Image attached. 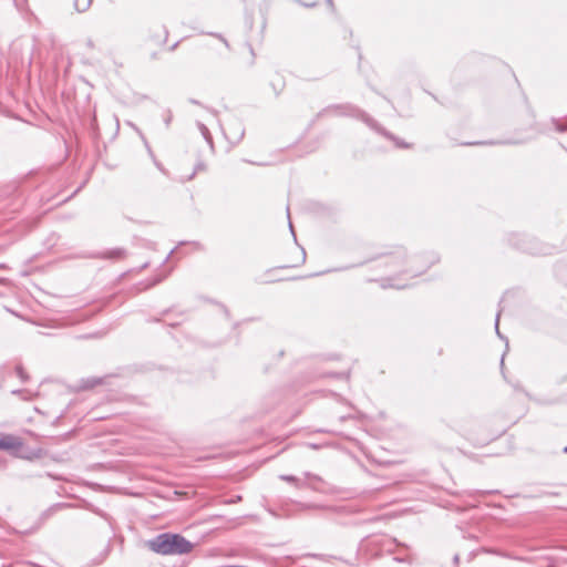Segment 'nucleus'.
I'll return each mask as SVG.
<instances>
[{
  "label": "nucleus",
  "mask_w": 567,
  "mask_h": 567,
  "mask_svg": "<svg viewBox=\"0 0 567 567\" xmlns=\"http://www.w3.org/2000/svg\"><path fill=\"white\" fill-rule=\"evenodd\" d=\"M150 548L162 555H182L192 551L193 545L177 534H162L148 543Z\"/></svg>",
  "instance_id": "f257e3e1"
},
{
  "label": "nucleus",
  "mask_w": 567,
  "mask_h": 567,
  "mask_svg": "<svg viewBox=\"0 0 567 567\" xmlns=\"http://www.w3.org/2000/svg\"><path fill=\"white\" fill-rule=\"evenodd\" d=\"M22 447V441L14 435H4L0 439V450L18 451Z\"/></svg>",
  "instance_id": "f03ea898"
}]
</instances>
